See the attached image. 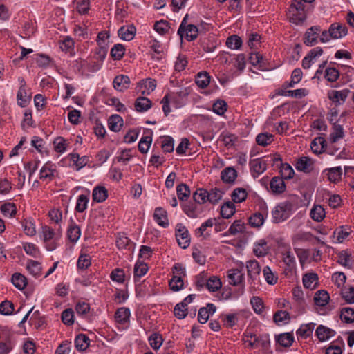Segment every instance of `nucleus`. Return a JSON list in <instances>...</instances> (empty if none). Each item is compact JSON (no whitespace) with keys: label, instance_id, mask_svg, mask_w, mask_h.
<instances>
[{"label":"nucleus","instance_id":"obj_54","mask_svg":"<svg viewBox=\"0 0 354 354\" xmlns=\"http://www.w3.org/2000/svg\"><path fill=\"white\" fill-rule=\"evenodd\" d=\"M13 285L19 290L24 289L27 284L26 278L19 273H15L12 277Z\"/></svg>","mask_w":354,"mask_h":354},{"label":"nucleus","instance_id":"obj_12","mask_svg":"<svg viewBox=\"0 0 354 354\" xmlns=\"http://www.w3.org/2000/svg\"><path fill=\"white\" fill-rule=\"evenodd\" d=\"M320 32L319 26H312L308 28L304 37V42L308 46H312L315 44Z\"/></svg>","mask_w":354,"mask_h":354},{"label":"nucleus","instance_id":"obj_38","mask_svg":"<svg viewBox=\"0 0 354 354\" xmlns=\"http://www.w3.org/2000/svg\"><path fill=\"white\" fill-rule=\"evenodd\" d=\"M88 201L89 194L79 195L77 198L76 205L75 208V211L80 213L84 212L88 207Z\"/></svg>","mask_w":354,"mask_h":354},{"label":"nucleus","instance_id":"obj_49","mask_svg":"<svg viewBox=\"0 0 354 354\" xmlns=\"http://www.w3.org/2000/svg\"><path fill=\"white\" fill-rule=\"evenodd\" d=\"M341 320L345 323L354 322V309L348 307L343 308L340 313Z\"/></svg>","mask_w":354,"mask_h":354},{"label":"nucleus","instance_id":"obj_19","mask_svg":"<svg viewBox=\"0 0 354 354\" xmlns=\"http://www.w3.org/2000/svg\"><path fill=\"white\" fill-rule=\"evenodd\" d=\"M315 335L320 342H325L335 335V331L323 325H319L316 330Z\"/></svg>","mask_w":354,"mask_h":354},{"label":"nucleus","instance_id":"obj_9","mask_svg":"<svg viewBox=\"0 0 354 354\" xmlns=\"http://www.w3.org/2000/svg\"><path fill=\"white\" fill-rule=\"evenodd\" d=\"M178 228L176 232V237L178 245L183 249L187 248L189 245L190 237L188 230L181 224L177 225Z\"/></svg>","mask_w":354,"mask_h":354},{"label":"nucleus","instance_id":"obj_40","mask_svg":"<svg viewBox=\"0 0 354 354\" xmlns=\"http://www.w3.org/2000/svg\"><path fill=\"white\" fill-rule=\"evenodd\" d=\"M48 217L52 223L58 225L62 229L61 224L63 223L62 212L59 209L54 208L48 212Z\"/></svg>","mask_w":354,"mask_h":354},{"label":"nucleus","instance_id":"obj_10","mask_svg":"<svg viewBox=\"0 0 354 354\" xmlns=\"http://www.w3.org/2000/svg\"><path fill=\"white\" fill-rule=\"evenodd\" d=\"M250 167L252 176L257 178L266 170L267 163L261 158H256L250 160Z\"/></svg>","mask_w":354,"mask_h":354},{"label":"nucleus","instance_id":"obj_37","mask_svg":"<svg viewBox=\"0 0 354 354\" xmlns=\"http://www.w3.org/2000/svg\"><path fill=\"white\" fill-rule=\"evenodd\" d=\"M318 283V277L317 274L308 273L303 277V284L305 288L308 289H314Z\"/></svg>","mask_w":354,"mask_h":354},{"label":"nucleus","instance_id":"obj_62","mask_svg":"<svg viewBox=\"0 0 354 354\" xmlns=\"http://www.w3.org/2000/svg\"><path fill=\"white\" fill-rule=\"evenodd\" d=\"M280 173L282 179H290L295 174L292 167L288 163L281 164Z\"/></svg>","mask_w":354,"mask_h":354},{"label":"nucleus","instance_id":"obj_56","mask_svg":"<svg viewBox=\"0 0 354 354\" xmlns=\"http://www.w3.org/2000/svg\"><path fill=\"white\" fill-rule=\"evenodd\" d=\"M344 136V129L342 125L334 124L333 132L330 134V140L332 142H335Z\"/></svg>","mask_w":354,"mask_h":354},{"label":"nucleus","instance_id":"obj_46","mask_svg":"<svg viewBox=\"0 0 354 354\" xmlns=\"http://www.w3.org/2000/svg\"><path fill=\"white\" fill-rule=\"evenodd\" d=\"M274 141V136L269 133H261L257 135L256 142L261 146H267Z\"/></svg>","mask_w":354,"mask_h":354},{"label":"nucleus","instance_id":"obj_20","mask_svg":"<svg viewBox=\"0 0 354 354\" xmlns=\"http://www.w3.org/2000/svg\"><path fill=\"white\" fill-rule=\"evenodd\" d=\"M153 218L156 222L161 227H167L169 225L167 212L162 207H156L154 210Z\"/></svg>","mask_w":354,"mask_h":354},{"label":"nucleus","instance_id":"obj_6","mask_svg":"<svg viewBox=\"0 0 354 354\" xmlns=\"http://www.w3.org/2000/svg\"><path fill=\"white\" fill-rule=\"evenodd\" d=\"M75 62V66L79 70L87 69L88 71L91 73L97 72L102 66V63L95 59L92 56L88 57L86 59H78Z\"/></svg>","mask_w":354,"mask_h":354},{"label":"nucleus","instance_id":"obj_51","mask_svg":"<svg viewBox=\"0 0 354 354\" xmlns=\"http://www.w3.org/2000/svg\"><path fill=\"white\" fill-rule=\"evenodd\" d=\"M250 304L252 306L254 311L257 314L261 315L263 313L265 306L262 299H261L259 297L254 296L250 299Z\"/></svg>","mask_w":354,"mask_h":354},{"label":"nucleus","instance_id":"obj_2","mask_svg":"<svg viewBox=\"0 0 354 354\" xmlns=\"http://www.w3.org/2000/svg\"><path fill=\"white\" fill-rule=\"evenodd\" d=\"M243 341L250 348L262 347L267 348L270 344L268 335L257 336L252 332L246 330L243 334Z\"/></svg>","mask_w":354,"mask_h":354},{"label":"nucleus","instance_id":"obj_21","mask_svg":"<svg viewBox=\"0 0 354 354\" xmlns=\"http://www.w3.org/2000/svg\"><path fill=\"white\" fill-rule=\"evenodd\" d=\"M201 205L194 203L185 204L183 208V212L190 218H197L202 212Z\"/></svg>","mask_w":354,"mask_h":354},{"label":"nucleus","instance_id":"obj_63","mask_svg":"<svg viewBox=\"0 0 354 354\" xmlns=\"http://www.w3.org/2000/svg\"><path fill=\"white\" fill-rule=\"evenodd\" d=\"M149 342L153 349L157 350L162 346L163 339L160 334L153 333L149 337Z\"/></svg>","mask_w":354,"mask_h":354},{"label":"nucleus","instance_id":"obj_64","mask_svg":"<svg viewBox=\"0 0 354 354\" xmlns=\"http://www.w3.org/2000/svg\"><path fill=\"white\" fill-rule=\"evenodd\" d=\"M152 142V138L151 136H143L139 143H138V149L142 153H146Z\"/></svg>","mask_w":354,"mask_h":354},{"label":"nucleus","instance_id":"obj_39","mask_svg":"<svg viewBox=\"0 0 354 354\" xmlns=\"http://www.w3.org/2000/svg\"><path fill=\"white\" fill-rule=\"evenodd\" d=\"M235 205L233 202L225 203L221 208V215L224 218H229L235 213Z\"/></svg>","mask_w":354,"mask_h":354},{"label":"nucleus","instance_id":"obj_5","mask_svg":"<svg viewBox=\"0 0 354 354\" xmlns=\"http://www.w3.org/2000/svg\"><path fill=\"white\" fill-rule=\"evenodd\" d=\"M187 16L186 15L183 18L179 26L178 33L180 37L185 36L188 41H193L198 37V28L193 24L186 25Z\"/></svg>","mask_w":354,"mask_h":354},{"label":"nucleus","instance_id":"obj_50","mask_svg":"<svg viewBox=\"0 0 354 354\" xmlns=\"http://www.w3.org/2000/svg\"><path fill=\"white\" fill-rule=\"evenodd\" d=\"M248 193L244 188H236L231 196L234 203H241L246 199Z\"/></svg>","mask_w":354,"mask_h":354},{"label":"nucleus","instance_id":"obj_14","mask_svg":"<svg viewBox=\"0 0 354 354\" xmlns=\"http://www.w3.org/2000/svg\"><path fill=\"white\" fill-rule=\"evenodd\" d=\"M314 160L306 156L299 158L295 164L297 171L310 173L313 169Z\"/></svg>","mask_w":354,"mask_h":354},{"label":"nucleus","instance_id":"obj_18","mask_svg":"<svg viewBox=\"0 0 354 354\" xmlns=\"http://www.w3.org/2000/svg\"><path fill=\"white\" fill-rule=\"evenodd\" d=\"M130 82V79L127 75H119L114 78L113 85L115 90L124 92L129 88Z\"/></svg>","mask_w":354,"mask_h":354},{"label":"nucleus","instance_id":"obj_45","mask_svg":"<svg viewBox=\"0 0 354 354\" xmlns=\"http://www.w3.org/2000/svg\"><path fill=\"white\" fill-rule=\"evenodd\" d=\"M194 202L202 205L208 201V192L204 189H198L193 194Z\"/></svg>","mask_w":354,"mask_h":354},{"label":"nucleus","instance_id":"obj_55","mask_svg":"<svg viewBox=\"0 0 354 354\" xmlns=\"http://www.w3.org/2000/svg\"><path fill=\"white\" fill-rule=\"evenodd\" d=\"M277 342L283 347H289L294 341V337L292 334L286 333L280 334L277 337Z\"/></svg>","mask_w":354,"mask_h":354},{"label":"nucleus","instance_id":"obj_58","mask_svg":"<svg viewBox=\"0 0 354 354\" xmlns=\"http://www.w3.org/2000/svg\"><path fill=\"white\" fill-rule=\"evenodd\" d=\"M274 321L278 324H285L290 321V314L286 310H279L273 316Z\"/></svg>","mask_w":354,"mask_h":354},{"label":"nucleus","instance_id":"obj_28","mask_svg":"<svg viewBox=\"0 0 354 354\" xmlns=\"http://www.w3.org/2000/svg\"><path fill=\"white\" fill-rule=\"evenodd\" d=\"M270 189L275 194H281L285 191L286 185L283 180L279 177H274L270 183Z\"/></svg>","mask_w":354,"mask_h":354},{"label":"nucleus","instance_id":"obj_8","mask_svg":"<svg viewBox=\"0 0 354 354\" xmlns=\"http://www.w3.org/2000/svg\"><path fill=\"white\" fill-rule=\"evenodd\" d=\"M57 175V171L55 165L49 162L45 163L39 171V178L46 183L53 180Z\"/></svg>","mask_w":354,"mask_h":354},{"label":"nucleus","instance_id":"obj_23","mask_svg":"<svg viewBox=\"0 0 354 354\" xmlns=\"http://www.w3.org/2000/svg\"><path fill=\"white\" fill-rule=\"evenodd\" d=\"M130 310L125 307H121L117 310L115 313V321L124 325H127L129 322Z\"/></svg>","mask_w":354,"mask_h":354},{"label":"nucleus","instance_id":"obj_11","mask_svg":"<svg viewBox=\"0 0 354 354\" xmlns=\"http://www.w3.org/2000/svg\"><path fill=\"white\" fill-rule=\"evenodd\" d=\"M156 87V82L153 79L148 78L141 81L137 86L138 92L143 95H148L153 92Z\"/></svg>","mask_w":354,"mask_h":354},{"label":"nucleus","instance_id":"obj_17","mask_svg":"<svg viewBox=\"0 0 354 354\" xmlns=\"http://www.w3.org/2000/svg\"><path fill=\"white\" fill-rule=\"evenodd\" d=\"M350 91L347 88L336 91L331 90L328 93V98L335 104H341L346 101Z\"/></svg>","mask_w":354,"mask_h":354},{"label":"nucleus","instance_id":"obj_31","mask_svg":"<svg viewBox=\"0 0 354 354\" xmlns=\"http://www.w3.org/2000/svg\"><path fill=\"white\" fill-rule=\"evenodd\" d=\"M69 158L71 162L75 165L77 170L84 167L88 162V157L84 156L80 157L78 153H73L69 154Z\"/></svg>","mask_w":354,"mask_h":354},{"label":"nucleus","instance_id":"obj_44","mask_svg":"<svg viewBox=\"0 0 354 354\" xmlns=\"http://www.w3.org/2000/svg\"><path fill=\"white\" fill-rule=\"evenodd\" d=\"M310 217L315 221H322L325 218L324 209L321 205H315L310 211Z\"/></svg>","mask_w":354,"mask_h":354},{"label":"nucleus","instance_id":"obj_47","mask_svg":"<svg viewBox=\"0 0 354 354\" xmlns=\"http://www.w3.org/2000/svg\"><path fill=\"white\" fill-rule=\"evenodd\" d=\"M205 286L210 292H216L221 288L222 283L218 277L214 276L206 281Z\"/></svg>","mask_w":354,"mask_h":354},{"label":"nucleus","instance_id":"obj_52","mask_svg":"<svg viewBox=\"0 0 354 354\" xmlns=\"http://www.w3.org/2000/svg\"><path fill=\"white\" fill-rule=\"evenodd\" d=\"M124 51V46L122 44H117L112 47L110 54L113 59L120 60L123 57Z\"/></svg>","mask_w":354,"mask_h":354},{"label":"nucleus","instance_id":"obj_61","mask_svg":"<svg viewBox=\"0 0 354 354\" xmlns=\"http://www.w3.org/2000/svg\"><path fill=\"white\" fill-rule=\"evenodd\" d=\"M108 53V46H98L94 51L93 55L92 56L95 59L99 61L103 64L104 60L105 59Z\"/></svg>","mask_w":354,"mask_h":354},{"label":"nucleus","instance_id":"obj_30","mask_svg":"<svg viewBox=\"0 0 354 354\" xmlns=\"http://www.w3.org/2000/svg\"><path fill=\"white\" fill-rule=\"evenodd\" d=\"M151 102L145 97H139L135 102V108L138 112L147 111L151 107Z\"/></svg>","mask_w":354,"mask_h":354},{"label":"nucleus","instance_id":"obj_57","mask_svg":"<svg viewBox=\"0 0 354 354\" xmlns=\"http://www.w3.org/2000/svg\"><path fill=\"white\" fill-rule=\"evenodd\" d=\"M1 211L5 216L12 217L17 213V207L14 203H6L1 205Z\"/></svg>","mask_w":354,"mask_h":354},{"label":"nucleus","instance_id":"obj_41","mask_svg":"<svg viewBox=\"0 0 354 354\" xmlns=\"http://www.w3.org/2000/svg\"><path fill=\"white\" fill-rule=\"evenodd\" d=\"M327 172L328 178L330 182L337 183L342 177V171L341 167H335L326 169Z\"/></svg>","mask_w":354,"mask_h":354},{"label":"nucleus","instance_id":"obj_36","mask_svg":"<svg viewBox=\"0 0 354 354\" xmlns=\"http://www.w3.org/2000/svg\"><path fill=\"white\" fill-rule=\"evenodd\" d=\"M330 296L325 290H318L314 297L315 304L319 306H325L329 301Z\"/></svg>","mask_w":354,"mask_h":354},{"label":"nucleus","instance_id":"obj_15","mask_svg":"<svg viewBox=\"0 0 354 354\" xmlns=\"http://www.w3.org/2000/svg\"><path fill=\"white\" fill-rule=\"evenodd\" d=\"M136 32V28L134 25L130 24L120 27L118 31V36L124 41H131Z\"/></svg>","mask_w":354,"mask_h":354},{"label":"nucleus","instance_id":"obj_42","mask_svg":"<svg viewBox=\"0 0 354 354\" xmlns=\"http://www.w3.org/2000/svg\"><path fill=\"white\" fill-rule=\"evenodd\" d=\"M315 324L308 323L306 324L301 325L297 331V335L301 337L306 338L310 337L314 330Z\"/></svg>","mask_w":354,"mask_h":354},{"label":"nucleus","instance_id":"obj_32","mask_svg":"<svg viewBox=\"0 0 354 354\" xmlns=\"http://www.w3.org/2000/svg\"><path fill=\"white\" fill-rule=\"evenodd\" d=\"M269 247L264 239H261L254 244L253 252L257 257H263L268 253Z\"/></svg>","mask_w":354,"mask_h":354},{"label":"nucleus","instance_id":"obj_29","mask_svg":"<svg viewBox=\"0 0 354 354\" xmlns=\"http://www.w3.org/2000/svg\"><path fill=\"white\" fill-rule=\"evenodd\" d=\"M323 53V50L321 47H316L312 49L309 53L302 60V67L304 69H308L311 66L312 64L310 60L311 56L319 57Z\"/></svg>","mask_w":354,"mask_h":354},{"label":"nucleus","instance_id":"obj_1","mask_svg":"<svg viewBox=\"0 0 354 354\" xmlns=\"http://www.w3.org/2000/svg\"><path fill=\"white\" fill-rule=\"evenodd\" d=\"M41 233L46 249L49 251L54 250L57 248L56 241L62 236V229L57 227L55 230L48 225H44L41 227Z\"/></svg>","mask_w":354,"mask_h":354},{"label":"nucleus","instance_id":"obj_13","mask_svg":"<svg viewBox=\"0 0 354 354\" xmlns=\"http://www.w3.org/2000/svg\"><path fill=\"white\" fill-rule=\"evenodd\" d=\"M329 32L333 39H337L345 37L348 33V29L345 25L336 22L330 26Z\"/></svg>","mask_w":354,"mask_h":354},{"label":"nucleus","instance_id":"obj_33","mask_svg":"<svg viewBox=\"0 0 354 354\" xmlns=\"http://www.w3.org/2000/svg\"><path fill=\"white\" fill-rule=\"evenodd\" d=\"M81 236V229L75 223H71L67 230V236L70 241L75 243Z\"/></svg>","mask_w":354,"mask_h":354},{"label":"nucleus","instance_id":"obj_25","mask_svg":"<svg viewBox=\"0 0 354 354\" xmlns=\"http://www.w3.org/2000/svg\"><path fill=\"white\" fill-rule=\"evenodd\" d=\"M93 200L97 203L104 201L108 197V192L103 186H97L93 190Z\"/></svg>","mask_w":354,"mask_h":354},{"label":"nucleus","instance_id":"obj_24","mask_svg":"<svg viewBox=\"0 0 354 354\" xmlns=\"http://www.w3.org/2000/svg\"><path fill=\"white\" fill-rule=\"evenodd\" d=\"M312 151L315 154L322 153L326 147V141L322 137H317L313 140L310 144Z\"/></svg>","mask_w":354,"mask_h":354},{"label":"nucleus","instance_id":"obj_26","mask_svg":"<svg viewBox=\"0 0 354 354\" xmlns=\"http://www.w3.org/2000/svg\"><path fill=\"white\" fill-rule=\"evenodd\" d=\"M123 126V119L118 115H113L108 120L109 129L113 131L118 132Z\"/></svg>","mask_w":354,"mask_h":354},{"label":"nucleus","instance_id":"obj_60","mask_svg":"<svg viewBox=\"0 0 354 354\" xmlns=\"http://www.w3.org/2000/svg\"><path fill=\"white\" fill-rule=\"evenodd\" d=\"M25 252L34 258H37L41 253L39 248L33 243H26L23 245Z\"/></svg>","mask_w":354,"mask_h":354},{"label":"nucleus","instance_id":"obj_53","mask_svg":"<svg viewBox=\"0 0 354 354\" xmlns=\"http://www.w3.org/2000/svg\"><path fill=\"white\" fill-rule=\"evenodd\" d=\"M264 221L265 217L260 212H256L249 218V223L253 227H260Z\"/></svg>","mask_w":354,"mask_h":354},{"label":"nucleus","instance_id":"obj_22","mask_svg":"<svg viewBox=\"0 0 354 354\" xmlns=\"http://www.w3.org/2000/svg\"><path fill=\"white\" fill-rule=\"evenodd\" d=\"M17 104L21 107L26 106L31 100V93H28V88H19L17 93Z\"/></svg>","mask_w":354,"mask_h":354},{"label":"nucleus","instance_id":"obj_48","mask_svg":"<svg viewBox=\"0 0 354 354\" xmlns=\"http://www.w3.org/2000/svg\"><path fill=\"white\" fill-rule=\"evenodd\" d=\"M26 268L29 273L32 276L38 277L41 275V266L39 262L32 260L29 261Z\"/></svg>","mask_w":354,"mask_h":354},{"label":"nucleus","instance_id":"obj_3","mask_svg":"<svg viewBox=\"0 0 354 354\" xmlns=\"http://www.w3.org/2000/svg\"><path fill=\"white\" fill-rule=\"evenodd\" d=\"M291 214V205L287 202L277 205L272 212V220L279 223L288 219Z\"/></svg>","mask_w":354,"mask_h":354},{"label":"nucleus","instance_id":"obj_34","mask_svg":"<svg viewBox=\"0 0 354 354\" xmlns=\"http://www.w3.org/2000/svg\"><path fill=\"white\" fill-rule=\"evenodd\" d=\"M236 177L237 172L232 167H227L221 171V178L225 183H232Z\"/></svg>","mask_w":354,"mask_h":354},{"label":"nucleus","instance_id":"obj_59","mask_svg":"<svg viewBox=\"0 0 354 354\" xmlns=\"http://www.w3.org/2000/svg\"><path fill=\"white\" fill-rule=\"evenodd\" d=\"M245 230V224L241 220H236L230 227L227 232L232 235H236L238 233L243 232Z\"/></svg>","mask_w":354,"mask_h":354},{"label":"nucleus","instance_id":"obj_7","mask_svg":"<svg viewBox=\"0 0 354 354\" xmlns=\"http://www.w3.org/2000/svg\"><path fill=\"white\" fill-rule=\"evenodd\" d=\"M245 267L247 269L248 281L254 285L258 284L260 281L259 275L261 267L256 260H250L246 261Z\"/></svg>","mask_w":354,"mask_h":354},{"label":"nucleus","instance_id":"obj_35","mask_svg":"<svg viewBox=\"0 0 354 354\" xmlns=\"http://www.w3.org/2000/svg\"><path fill=\"white\" fill-rule=\"evenodd\" d=\"M90 339L84 334L78 335L75 339V346L78 351H85L89 346Z\"/></svg>","mask_w":354,"mask_h":354},{"label":"nucleus","instance_id":"obj_43","mask_svg":"<svg viewBox=\"0 0 354 354\" xmlns=\"http://www.w3.org/2000/svg\"><path fill=\"white\" fill-rule=\"evenodd\" d=\"M263 274L266 282L270 285L277 283L278 281V276L277 273L272 272L269 266H266L263 269Z\"/></svg>","mask_w":354,"mask_h":354},{"label":"nucleus","instance_id":"obj_27","mask_svg":"<svg viewBox=\"0 0 354 354\" xmlns=\"http://www.w3.org/2000/svg\"><path fill=\"white\" fill-rule=\"evenodd\" d=\"M211 77L206 71L199 72L195 77V83L201 88H205L210 83Z\"/></svg>","mask_w":354,"mask_h":354},{"label":"nucleus","instance_id":"obj_16","mask_svg":"<svg viewBox=\"0 0 354 354\" xmlns=\"http://www.w3.org/2000/svg\"><path fill=\"white\" fill-rule=\"evenodd\" d=\"M227 278L230 285L236 286L244 282L245 275L239 269H230L227 271Z\"/></svg>","mask_w":354,"mask_h":354},{"label":"nucleus","instance_id":"obj_4","mask_svg":"<svg viewBox=\"0 0 354 354\" xmlns=\"http://www.w3.org/2000/svg\"><path fill=\"white\" fill-rule=\"evenodd\" d=\"M173 270L174 276L169 281V286L173 291H178L183 288L184 285L182 277L185 275V269L182 265L176 263Z\"/></svg>","mask_w":354,"mask_h":354}]
</instances>
